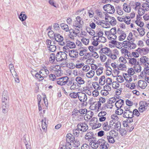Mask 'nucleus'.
<instances>
[{
	"label": "nucleus",
	"instance_id": "nucleus-49",
	"mask_svg": "<svg viewBox=\"0 0 149 149\" xmlns=\"http://www.w3.org/2000/svg\"><path fill=\"white\" fill-rule=\"evenodd\" d=\"M117 131H119L120 134L122 136H124L127 133V131L125 128H121L120 127V128L119 129V130H117Z\"/></svg>",
	"mask_w": 149,
	"mask_h": 149
},
{
	"label": "nucleus",
	"instance_id": "nucleus-39",
	"mask_svg": "<svg viewBox=\"0 0 149 149\" xmlns=\"http://www.w3.org/2000/svg\"><path fill=\"white\" fill-rule=\"evenodd\" d=\"M97 38V36H94L92 38L93 41H92V44L94 46H97L99 44L98 42H99Z\"/></svg>",
	"mask_w": 149,
	"mask_h": 149
},
{
	"label": "nucleus",
	"instance_id": "nucleus-14",
	"mask_svg": "<svg viewBox=\"0 0 149 149\" xmlns=\"http://www.w3.org/2000/svg\"><path fill=\"white\" fill-rule=\"evenodd\" d=\"M99 142L98 143L100 149H108L109 147V145L107 142L102 139H99Z\"/></svg>",
	"mask_w": 149,
	"mask_h": 149
},
{
	"label": "nucleus",
	"instance_id": "nucleus-10",
	"mask_svg": "<svg viewBox=\"0 0 149 149\" xmlns=\"http://www.w3.org/2000/svg\"><path fill=\"white\" fill-rule=\"evenodd\" d=\"M72 116L74 119L78 120L81 121L83 117L82 116L80 115L77 109H74L72 112Z\"/></svg>",
	"mask_w": 149,
	"mask_h": 149
},
{
	"label": "nucleus",
	"instance_id": "nucleus-58",
	"mask_svg": "<svg viewBox=\"0 0 149 149\" xmlns=\"http://www.w3.org/2000/svg\"><path fill=\"white\" fill-rule=\"evenodd\" d=\"M137 52H146L148 53L149 52V49L148 48H142L141 49L138 48L136 50Z\"/></svg>",
	"mask_w": 149,
	"mask_h": 149
},
{
	"label": "nucleus",
	"instance_id": "nucleus-45",
	"mask_svg": "<svg viewBox=\"0 0 149 149\" xmlns=\"http://www.w3.org/2000/svg\"><path fill=\"white\" fill-rule=\"evenodd\" d=\"M25 12H22L20 14L19 16V19L22 22L25 21L27 18L26 15L24 14Z\"/></svg>",
	"mask_w": 149,
	"mask_h": 149
},
{
	"label": "nucleus",
	"instance_id": "nucleus-42",
	"mask_svg": "<svg viewBox=\"0 0 149 149\" xmlns=\"http://www.w3.org/2000/svg\"><path fill=\"white\" fill-rule=\"evenodd\" d=\"M92 86L95 90H100L102 88L101 86L97 82H94L92 83Z\"/></svg>",
	"mask_w": 149,
	"mask_h": 149
},
{
	"label": "nucleus",
	"instance_id": "nucleus-55",
	"mask_svg": "<svg viewBox=\"0 0 149 149\" xmlns=\"http://www.w3.org/2000/svg\"><path fill=\"white\" fill-rule=\"evenodd\" d=\"M79 92L75 93L74 92L71 93L70 94V96L72 98L75 99L78 97Z\"/></svg>",
	"mask_w": 149,
	"mask_h": 149
},
{
	"label": "nucleus",
	"instance_id": "nucleus-41",
	"mask_svg": "<svg viewBox=\"0 0 149 149\" xmlns=\"http://www.w3.org/2000/svg\"><path fill=\"white\" fill-rule=\"evenodd\" d=\"M117 109L115 111L116 114L118 115H121L124 113V109H123V108H116Z\"/></svg>",
	"mask_w": 149,
	"mask_h": 149
},
{
	"label": "nucleus",
	"instance_id": "nucleus-51",
	"mask_svg": "<svg viewBox=\"0 0 149 149\" xmlns=\"http://www.w3.org/2000/svg\"><path fill=\"white\" fill-rule=\"evenodd\" d=\"M142 7L145 11H148L149 10V4L147 3L143 4Z\"/></svg>",
	"mask_w": 149,
	"mask_h": 149
},
{
	"label": "nucleus",
	"instance_id": "nucleus-12",
	"mask_svg": "<svg viewBox=\"0 0 149 149\" xmlns=\"http://www.w3.org/2000/svg\"><path fill=\"white\" fill-rule=\"evenodd\" d=\"M104 10L110 14H113L115 12V9L113 6L110 4L104 5L103 7Z\"/></svg>",
	"mask_w": 149,
	"mask_h": 149
},
{
	"label": "nucleus",
	"instance_id": "nucleus-30",
	"mask_svg": "<svg viewBox=\"0 0 149 149\" xmlns=\"http://www.w3.org/2000/svg\"><path fill=\"white\" fill-rule=\"evenodd\" d=\"M117 33L116 28L114 27L111 29L109 31H105V33L106 35H116Z\"/></svg>",
	"mask_w": 149,
	"mask_h": 149
},
{
	"label": "nucleus",
	"instance_id": "nucleus-4",
	"mask_svg": "<svg viewBox=\"0 0 149 149\" xmlns=\"http://www.w3.org/2000/svg\"><path fill=\"white\" fill-rule=\"evenodd\" d=\"M118 135V133H116L114 131L111 130L107 134V138L109 142L113 143L115 142L114 137H116Z\"/></svg>",
	"mask_w": 149,
	"mask_h": 149
},
{
	"label": "nucleus",
	"instance_id": "nucleus-63",
	"mask_svg": "<svg viewBox=\"0 0 149 149\" xmlns=\"http://www.w3.org/2000/svg\"><path fill=\"white\" fill-rule=\"evenodd\" d=\"M97 38L100 42L104 43L106 41V39L103 36Z\"/></svg>",
	"mask_w": 149,
	"mask_h": 149
},
{
	"label": "nucleus",
	"instance_id": "nucleus-59",
	"mask_svg": "<svg viewBox=\"0 0 149 149\" xmlns=\"http://www.w3.org/2000/svg\"><path fill=\"white\" fill-rule=\"evenodd\" d=\"M81 41L85 45H88L89 42V39L83 38L81 39Z\"/></svg>",
	"mask_w": 149,
	"mask_h": 149
},
{
	"label": "nucleus",
	"instance_id": "nucleus-36",
	"mask_svg": "<svg viewBox=\"0 0 149 149\" xmlns=\"http://www.w3.org/2000/svg\"><path fill=\"white\" fill-rule=\"evenodd\" d=\"M66 45L70 49L75 48L76 46L74 42L70 41L67 42Z\"/></svg>",
	"mask_w": 149,
	"mask_h": 149
},
{
	"label": "nucleus",
	"instance_id": "nucleus-5",
	"mask_svg": "<svg viewBox=\"0 0 149 149\" xmlns=\"http://www.w3.org/2000/svg\"><path fill=\"white\" fill-rule=\"evenodd\" d=\"M123 46L124 48L128 49L131 50L135 49L136 46V44L134 43L133 41L125 40L123 41Z\"/></svg>",
	"mask_w": 149,
	"mask_h": 149
},
{
	"label": "nucleus",
	"instance_id": "nucleus-31",
	"mask_svg": "<svg viewBox=\"0 0 149 149\" xmlns=\"http://www.w3.org/2000/svg\"><path fill=\"white\" fill-rule=\"evenodd\" d=\"M66 141L68 143L72 142L74 140V138L72 135L70 133L66 135Z\"/></svg>",
	"mask_w": 149,
	"mask_h": 149
},
{
	"label": "nucleus",
	"instance_id": "nucleus-1",
	"mask_svg": "<svg viewBox=\"0 0 149 149\" xmlns=\"http://www.w3.org/2000/svg\"><path fill=\"white\" fill-rule=\"evenodd\" d=\"M84 24L83 21L81 18L79 16H77L73 23V29L76 31H79Z\"/></svg>",
	"mask_w": 149,
	"mask_h": 149
},
{
	"label": "nucleus",
	"instance_id": "nucleus-32",
	"mask_svg": "<svg viewBox=\"0 0 149 149\" xmlns=\"http://www.w3.org/2000/svg\"><path fill=\"white\" fill-rule=\"evenodd\" d=\"M2 111L4 113H6L8 111V105L7 103L3 102L2 103Z\"/></svg>",
	"mask_w": 149,
	"mask_h": 149
},
{
	"label": "nucleus",
	"instance_id": "nucleus-16",
	"mask_svg": "<svg viewBox=\"0 0 149 149\" xmlns=\"http://www.w3.org/2000/svg\"><path fill=\"white\" fill-rule=\"evenodd\" d=\"M149 58L146 56H143L140 58V61L141 65L146 67H149V63H148Z\"/></svg>",
	"mask_w": 149,
	"mask_h": 149
},
{
	"label": "nucleus",
	"instance_id": "nucleus-9",
	"mask_svg": "<svg viewBox=\"0 0 149 149\" xmlns=\"http://www.w3.org/2000/svg\"><path fill=\"white\" fill-rule=\"evenodd\" d=\"M69 78L67 76L61 77L58 79H56V82L58 85L63 86L65 85L68 81Z\"/></svg>",
	"mask_w": 149,
	"mask_h": 149
},
{
	"label": "nucleus",
	"instance_id": "nucleus-37",
	"mask_svg": "<svg viewBox=\"0 0 149 149\" xmlns=\"http://www.w3.org/2000/svg\"><path fill=\"white\" fill-rule=\"evenodd\" d=\"M129 63L132 65H134V66L138 64L139 63L137 61V59L134 58H129Z\"/></svg>",
	"mask_w": 149,
	"mask_h": 149
},
{
	"label": "nucleus",
	"instance_id": "nucleus-6",
	"mask_svg": "<svg viewBox=\"0 0 149 149\" xmlns=\"http://www.w3.org/2000/svg\"><path fill=\"white\" fill-rule=\"evenodd\" d=\"M67 54L64 52H58L56 55V60L57 62L62 61L67 59Z\"/></svg>",
	"mask_w": 149,
	"mask_h": 149
},
{
	"label": "nucleus",
	"instance_id": "nucleus-28",
	"mask_svg": "<svg viewBox=\"0 0 149 149\" xmlns=\"http://www.w3.org/2000/svg\"><path fill=\"white\" fill-rule=\"evenodd\" d=\"M96 14L97 16L101 18H104L107 16H108V15L105 12H102L97 10L96 11Z\"/></svg>",
	"mask_w": 149,
	"mask_h": 149
},
{
	"label": "nucleus",
	"instance_id": "nucleus-46",
	"mask_svg": "<svg viewBox=\"0 0 149 149\" xmlns=\"http://www.w3.org/2000/svg\"><path fill=\"white\" fill-rule=\"evenodd\" d=\"M99 83L102 86L104 85L106 83V79L104 76H102L99 79Z\"/></svg>",
	"mask_w": 149,
	"mask_h": 149
},
{
	"label": "nucleus",
	"instance_id": "nucleus-48",
	"mask_svg": "<svg viewBox=\"0 0 149 149\" xmlns=\"http://www.w3.org/2000/svg\"><path fill=\"white\" fill-rule=\"evenodd\" d=\"M134 69L135 71L137 72H141L142 69V67L140 65L137 64L134 66Z\"/></svg>",
	"mask_w": 149,
	"mask_h": 149
},
{
	"label": "nucleus",
	"instance_id": "nucleus-21",
	"mask_svg": "<svg viewBox=\"0 0 149 149\" xmlns=\"http://www.w3.org/2000/svg\"><path fill=\"white\" fill-rule=\"evenodd\" d=\"M123 10L125 12L129 13L131 12V7L130 4L124 3L123 5Z\"/></svg>",
	"mask_w": 149,
	"mask_h": 149
},
{
	"label": "nucleus",
	"instance_id": "nucleus-38",
	"mask_svg": "<svg viewBox=\"0 0 149 149\" xmlns=\"http://www.w3.org/2000/svg\"><path fill=\"white\" fill-rule=\"evenodd\" d=\"M95 74V71L91 70L86 74V76L87 78L91 79L94 76Z\"/></svg>",
	"mask_w": 149,
	"mask_h": 149
},
{
	"label": "nucleus",
	"instance_id": "nucleus-22",
	"mask_svg": "<svg viewBox=\"0 0 149 149\" xmlns=\"http://www.w3.org/2000/svg\"><path fill=\"white\" fill-rule=\"evenodd\" d=\"M111 52V49L107 47L102 48L100 50V52L101 53L106 55L107 56L110 54Z\"/></svg>",
	"mask_w": 149,
	"mask_h": 149
},
{
	"label": "nucleus",
	"instance_id": "nucleus-43",
	"mask_svg": "<svg viewBox=\"0 0 149 149\" xmlns=\"http://www.w3.org/2000/svg\"><path fill=\"white\" fill-rule=\"evenodd\" d=\"M137 29L141 36H143L145 35V29L144 28H138Z\"/></svg>",
	"mask_w": 149,
	"mask_h": 149
},
{
	"label": "nucleus",
	"instance_id": "nucleus-3",
	"mask_svg": "<svg viewBox=\"0 0 149 149\" xmlns=\"http://www.w3.org/2000/svg\"><path fill=\"white\" fill-rule=\"evenodd\" d=\"M124 113L123 117L125 118L132 119L133 117L132 110L129 106H125L124 107Z\"/></svg>",
	"mask_w": 149,
	"mask_h": 149
},
{
	"label": "nucleus",
	"instance_id": "nucleus-44",
	"mask_svg": "<svg viewBox=\"0 0 149 149\" xmlns=\"http://www.w3.org/2000/svg\"><path fill=\"white\" fill-rule=\"evenodd\" d=\"M102 127L103 130L106 131H107L110 130L111 127H110V123L109 125H108L107 122H104L102 125Z\"/></svg>",
	"mask_w": 149,
	"mask_h": 149
},
{
	"label": "nucleus",
	"instance_id": "nucleus-47",
	"mask_svg": "<svg viewBox=\"0 0 149 149\" xmlns=\"http://www.w3.org/2000/svg\"><path fill=\"white\" fill-rule=\"evenodd\" d=\"M99 140L97 141L92 142L91 144V146L92 148L94 149H96L99 146V144L98 143Z\"/></svg>",
	"mask_w": 149,
	"mask_h": 149
},
{
	"label": "nucleus",
	"instance_id": "nucleus-34",
	"mask_svg": "<svg viewBox=\"0 0 149 149\" xmlns=\"http://www.w3.org/2000/svg\"><path fill=\"white\" fill-rule=\"evenodd\" d=\"M135 23L138 26H139L141 27H142L144 25L143 22L140 20V17L138 16H137L136 20L135 21Z\"/></svg>",
	"mask_w": 149,
	"mask_h": 149
},
{
	"label": "nucleus",
	"instance_id": "nucleus-56",
	"mask_svg": "<svg viewBox=\"0 0 149 149\" xmlns=\"http://www.w3.org/2000/svg\"><path fill=\"white\" fill-rule=\"evenodd\" d=\"M48 49L50 51L54 52L56 50V47L55 45H51L49 46H48Z\"/></svg>",
	"mask_w": 149,
	"mask_h": 149
},
{
	"label": "nucleus",
	"instance_id": "nucleus-17",
	"mask_svg": "<svg viewBox=\"0 0 149 149\" xmlns=\"http://www.w3.org/2000/svg\"><path fill=\"white\" fill-rule=\"evenodd\" d=\"M149 107V104L146 102H142L139 108V110L140 112H143V111L147 110Z\"/></svg>",
	"mask_w": 149,
	"mask_h": 149
},
{
	"label": "nucleus",
	"instance_id": "nucleus-27",
	"mask_svg": "<svg viewBox=\"0 0 149 149\" xmlns=\"http://www.w3.org/2000/svg\"><path fill=\"white\" fill-rule=\"evenodd\" d=\"M124 101L122 100H118L115 103V106L116 108H123L124 105Z\"/></svg>",
	"mask_w": 149,
	"mask_h": 149
},
{
	"label": "nucleus",
	"instance_id": "nucleus-33",
	"mask_svg": "<svg viewBox=\"0 0 149 149\" xmlns=\"http://www.w3.org/2000/svg\"><path fill=\"white\" fill-rule=\"evenodd\" d=\"M84 138L85 139L87 140L88 141L92 139H93L94 138L93 132H90L87 133L85 136Z\"/></svg>",
	"mask_w": 149,
	"mask_h": 149
},
{
	"label": "nucleus",
	"instance_id": "nucleus-11",
	"mask_svg": "<svg viewBox=\"0 0 149 149\" xmlns=\"http://www.w3.org/2000/svg\"><path fill=\"white\" fill-rule=\"evenodd\" d=\"M77 128L80 131L83 132H86L88 129V127L85 122L80 123L77 125Z\"/></svg>",
	"mask_w": 149,
	"mask_h": 149
},
{
	"label": "nucleus",
	"instance_id": "nucleus-26",
	"mask_svg": "<svg viewBox=\"0 0 149 149\" xmlns=\"http://www.w3.org/2000/svg\"><path fill=\"white\" fill-rule=\"evenodd\" d=\"M69 84L71 85L70 87V89L71 90H74L78 89L80 86L77 84V83L76 82H72L71 81L69 82Z\"/></svg>",
	"mask_w": 149,
	"mask_h": 149
},
{
	"label": "nucleus",
	"instance_id": "nucleus-29",
	"mask_svg": "<svg viewBox=\"0 0 149 149\" xmlns=\"http://www.w3.org/2000/svg\"><path fill=\"white\" fill-rule=\"evenodd\" d=\"M8 98V93L6 91H3L2 97V103H7V100Z\"/></svg>",
	"mask_w": 149,
	"mask_h": 149
},
{
	"label": "nucleus",
	"instance_id": "nucleus-40",
	"mask_svg": "<svg viewBox=\"0 0 149 149\" xmlns=\"http://www.w3.org/2000/svg\"><path fill=\"white\" fill-rule=\"evenodd\" d=\"M59 69H61L60 66L59 65H56L51 67L50 70L51 71L54 72V73L55 72L57 71Z\"/></svg>",
	"mask_w": 149,
	"mask_h": 149
},
{
	"label": "nucleus",
	"instance_id": "nucleus-50",
	"mask_svg": "<svg viewBox=\"0 0 149 149\" xmlns=\"http://www.w3.org/2000/svg\"><path fill=\"white\" fill-rule=\"evenodd\" d=\"M56 59V56L55 54L54 53L51 54L49 58V61L51 63H53Z\"/></svg>",
	"mask_w": 149,
	"mask_h": 149
},
{
	"label": "nucleus",
	"instance_id": "nucleus-8",
	"mask_svg": "<svg viewBox=\"0 0 149 149\" xmlns=\"http://www.w3.org/2000/svg\"><path fill=\"white\" fill-rule=\"evenodd\" d=\"M55 40L58 42V44L60 45L63 46L65 45V43L63 41V37L58 33H55L54 35Z\"/></svg>",
	"mask_w": 149,
	"mask_h": 149
},
{
	"label": "nucleus",
	"instance_id": "nucleus-23",
	"mask_svg": "<svg viewBox=\"0 0 149 149\" xmlns=\"http://www.w3.org/2000/svg\"><path fill=\"white\" fill-rule=\"evenodd\" d=\"M107 113L105 111H101L98 114V116L100 121L102 122L105 120L106 119V116L107 115Z\"/></svg>",
	"mask_w": 149,
	"mask_h": 149
},
{
	"label": "nucleus",
	"instance_id": "nucleus-54",
	"mask_svg": "<svg viewBox=\"0 0 149 149\" xmlns=\"http://www.w3.org/2000/svg\"><path fill=\"white\" fill-rule=\"evenodd\" d=\"M112 85L113 88L115 89H117L120 86V84L117 81H113L112 83Z\"/></svg>",
	"mask_w": 149,
	"mask_h": 149
},
{
	"label": "nucleus",
	"instance_id": "nucleus-60",
	"mask_svg": "<svg viewBox=\"0 0 149 149\" xmlns=\"http://www.w3.org/2000/svg\"><path fill=\"white\" fill-rule=\"evenodd\" d=\"M42 122V128L43 130H45L47 127V124L46 122L45 118V119L42 120L41 121Z\"/></svg>",
	"mask_w": 149,
	"mask_h": 149
},
{
	"label": "nucleus",
	"instance_id": "nucleus-7",
	"mask_svg": "<svg viewBox=\"0 0 149 149\" xmlns=\"http://www.w3.org/2000/svg\"><path fill=\"white\" fill-rule=\"evenodd\" d=\"M121 123L120 121H116L115 120H111L110 121V127L111 129L119 130L120 128Z\"/></svg>",
	"mask_w": 149,
	"mask_h": 149
},
{
	"label": "nucleus",
	"instance_id": "nucleus-18",
	"mask_svg": "<svg viewBox=\"0 0 149 149\" xmlns=\"http://www.w3.org/2000/svg\"><path fill=\"white\" fill-rule=\"evenodd\" d=\"M69 37L70 38L73 40L74 37H76L79 31H75L73 29H71L69 31Z\"/></svg>",
	"mask_w": 149,
	"mask_h": 149
},
{
	"label": "nucleus",
	"instance_id": "nucleus-2",
	"mask_svg": "<svg viewBox=\"0 0 149 149\" xmlns=\"http://www.w3.org/2000/svg\"><path fill=\"white\" fill-rule=\"evenodd\" d=\"M49 73V71L46 68H44L42 69L39 73H36L35 77L39 80H43L44 78L46 77Z\"/></svg>",
	"mask_w": 149,
	"mask_h": 149
},
{
	"label": "nucleus",
	"instance_id": "nucleus-13",
	"mask_svg": "<svg viewBox=\"0 0 149 149\" xmlns=\"http://www.w3.org/2000/svg\"><path fill=\"white\" fill-rule=\"evenodd\" d=\"M78 98L80 101L84 103L87 101L88 97L87 95L85 93L79 92Z\"/></svg>",
	"mask_w": 149,
	"mask_h": 149
},
{
	"label": "nucleus",
	"instance_id": "nucleus-25",
	"mask_svg": "<svg viewBox=\"0 0 149 149\" xmlns=\"http://www.w3.org/2000/svg\"><path fill=\"white\" fill-rule=\"evenodd\" d=\"M147 85V84L145 81L140 80L138 82L137 86L141 89H143L146 88Z\"/></svg>",
	"mask_w": 149,
	"mask_h": 149
},
{
	"label": "nucleus",
	"instance_id": "nucleus-24",
	"mask_svg": "<svg viewBox=\"0 0 149 149\" xmlns=\"http://www.w3.org/2000/svg\"><path fill=\"white\" fill-rule=\"evenodd\" d=\"M75 81L77 83V84L80 87L81 85L84 84L85 83V81L84 79L80 76L77 77L75 79Z\"/></svg>",
	"mask_w": 149,
	"mask_h": 149
},
{
	"label": "nucleus",
	"instance_id": "nucleus-57",
	"mask_svg": "<svg viewBox=\"0 0 149 149\" xmlns=\"http://www.w3.org/2000/svg\"><path fill=\"white\" fill-rule=\"evenodd\" d=\"M78 112L80 115L83 116V115L86 114L87 112V110L86 109H81L78 110ZM83 117V116H82Z\"/></svg>",
	"mask_w": 149,
	"mask_h": 149
},
{
	"label": "nucleus",
	"instance_id": "nucleus-53",
	"mask_svg": "<svg viewBox=\"0 0 149 149\" xmlns=\"http://www.w3.org/2000/svg\"><path fill=\"white\" fill-rule=\"evenodd\" d=\"M116 12L118 14L120 15H122L123 14V12L121 7L118 6L116 10Z\"/></svg>",
	"mask_w": 149,
	"mask_h": 149
},
{
	"label": "nucleus",
	"instance_id": "nucleus-61",
	"mask_svg": "<svg viewBox=\"0 0 149 149\" xmlns=\"http://www.w3.org/2000/svg\"><path fill=\"white\" fill-rule=\"evenodd\" d=\"M94 98L93 97L90 98L88 100V103L91 106L97 103L96 102L94 101Z\"/></svg>",
	"mask_w": 149,
	"mask_h": 149
},
{
	"label": "nucleus",
	"instance_id": "nucleus-64",
	"mask_svg": "<svg viewBox=\"0 0 149 149\" xmlns=\"http://www.w3.org/2000/svg\"><path fill=\"white\" fill-rule=\"evenodd\" d=\"M134 69H133L132 68H130L128 70L127 73V74H129L131 76L133 75L134 74Z\"/></svg>",
	"mask_w": 149,
	"mask_h": 149
},
{
	"label": "nucleus",
	"instance_id": "nucleus-35",
	"mask_svg": "<svg viewBox=\"0 0 149 149\" xmlns=\"http://www.w3.org/2000/svg\"><path fill=\"white\" fill-rule=\"evenodd\" d=\"M123 76L125 80L128 83H130L132 81V78L130 75L127 73L124 74Z\"/></svg>",
	"mask_w": 149,
	"mask_h": 149
},
{
	"label": "nucleus",
	"instance_id": "nucleus-19",
	"mask_svg": "<svg viewBox=\"0 0 149 149\" xmlns=\"http://www.w3.org/2000/svg\"><path fill=\"white\" fill-rule=\"evenodd\" d=\"M68 51L70 57L75 58L78 57L79 53L77 50L72 49Z\"/></svg>",
	"mask_w": 149,
	"mask_h": 149
},
{
	"label": "nucleus",
	"instance_id": "nucleus-52",
	"mask_svg": "<svg viewBox=\"0 0 149 149\" xmlns=\"http://www.w3.org/2000/svg\"><path fill=\"white\" fill-rule=\"evenodd\" d=\"M61 26L62 29L65 31L68 32L69 31V27L68 25L62 24H61Z\"/></svg>",
	"mask_w": 149,
	"mask_h": 149
},
{
	"label": "nucleus",
	"instance_id": "nucleus-62",
	"mask_svg": "<svg viewBox=\"0 0 149 149\" xmlns=\"http://www.w3.org/2000/svg\"><path fill=\"white\" fill-rule=\"evenodd\" d=\"M107 56L104 54H102L100 55V58L101 61L102 62H105L107 59Z\"/></svg>",
	"mask_w": 149,
	"mask_h": 149
},
{
	"label": "nucleus",
	"instance_id": "nucleus-15",
	"mask_svg": "<svg viewBox=\"0 0 149 149\" xmlns=\"http://www.w3.org/2000/svg\"><path fill=\"white\" fill-rule=\"evenodd\" d=\"M105 19L107 22L110 23L112 26H115L116 24V19L113 17L107 16L105 17Z\"/></svg>",
	"mask_w": 149,
	"mask_h": 149
},
{
	"label": "nucleus",
	"instance_id": "nucleus-20",
	"mask_svg": "<svg viewBox=\"0 0 149 149\" xmlns=\"http://www.w3.org/2000/svg\"><path fill=\"white\" fill-rule=\"evenodd\" d=\"M117 33L119 34L118 37L119 40L120 41L123 40L126 36V35L125 32L120 30V29H118L117 30Z\"/></svg>",
	"mask_w": 149,
	"mask_h": 149
}]
</instances>
